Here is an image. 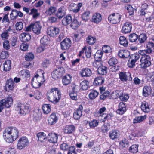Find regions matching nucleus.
I'll return each mask as SVG.
<instances>
[{"instance_id":"1","label":"nucleus","mask_w":154,"mask_h":154,"mask_svg":"<svg viewBox=\"0 0 154 154\" xmlns=\"http://www.w3.org/2000/svg\"><path fill=\"white\" fill-rule=\"evenodd\" d=\"M18 131L16 128L8 127L3 131V137L7 142L12 143L18 138Z\"/></svg>"},{"instance_id":"2","label":"nucleus","mask_w":154,"mask_h":154,"mask_svg":"<svg viewBox=\"0 0 154 154\" xmlns=\"http://www.w3.org/2000/svg\"><path fill=\"white\" fill-rule=\"evenodd\" d=\"M61 97V94L60 90L57 88L51 89L47 94V98L50 102L56 103H57Z\"/></svg>"},{"instance_id":"3","label":"nucleus","mask_w":154,"mask_h":154,"mask_svg":"<svg viewBox=\"0 0 154 154\" xmlns=\"http://www.w3.org/2000/svg\"><path fill=\"white\" fill-rule=\"evenodd\" d=\"M16 110L19 111L20 114H26L29 112L30 109L28 104L19 103L16 107Z\"/></svg>"},{"instance_id":"4","label":"nucleus","mask_w":154,"mask_h":154,"mask_svg":"<svg viewBox=\"0 0 154 154\" xmlns=\"http://www.w3.org/2000/svg\"><path fill=\"white\" fill-rule=\"evenodd\" d=\"M29 143L28 138L26 136L20 137L17 141V148L19 150H21L27 146Z\"/></svg>"},{"instance_id":"5","label":"nucleus","mask_w":154,"mask_h":154,"mask_svg":"<svg viewBox=\"0 0 154 154\" xmlns=\"http://www.w3.org/2000/svg\"><path fill=\"white\" fill-rule=\"evenodd\" d=\"M45 81L41 76L36 75L32 80V85L33 88H37L40 87Z\"/></svg>"},{"instance_id":"6","label":"nucleus","mask_w":154,"mask_h":154,"mask_svg":"<svg viewBox=\"0 0 154 154\" xmlns=\"http://www.w3.org/2000/svg\"><path fill=\"white\" fill-rule=\"evenodd\" d=\"M64 73L63 68L60 67H56L51 73L52 78L54 79L60 78L62 77Z\"/></svg>"},{"instance_id":"7","label":"nucleus","mask_w":154,"mask_h":154,"mask_svg":"<svg viewBox=\"0 0 154 154\" xmlns=\"http://www.w3.org/2000/svg\"><path fill=\"white\" fill-rule=\"evenodd\" d=\"M117 60L115 57H112L108 61V64L112 67L110 68L111 71L116 72L119 69V66L116 64L118 63Z\"/></svg>"},{"instance_id":"8","label":"nucleus","mask_w":154,"mask_h":154,"mask_svg":"<svg viewBox=\"0 0 154 154\" xmlns=\"http://www.w3.org/2000/svg\"><path fill=\"white\" fill-rule=\"evenodd\" d=\"M121 15L118 13L112 14L108 17L109 21L112 24H116L120 21Z\"/></svg>"},{"instance_id":"9","label":"nucleus","mask_w":154,"mask_h":154,"mask_svg":"<svg viewBox=\"0 0 154 154\" xmlns=\"http://www.w3.org/2000/svg\"><path fill=\"white\" fill-rule=\"evenodd\" d=\"M142 68H146L151 64V57L149 55L143 56L140 60Z\"/></svg>"},{"instance_id":"10","label":"nucleus","mask_w":154,"mask_h":154,"mask_svg":"<svg viewBox=\"0 0 154 154\" xmlns=\"http://www.w3.org/2000/svg\"><path fill=\"white\" fill-rule=\"evenodd\" d=\"M119 75L120 79L122 82H126L128 80L129 81H132L131 74L129 72H121L119 74Z\"/></svg>"},{"instance_id":"11","label":"nucleus","mask_w":154,"mask_h":154,"mask_svg":"<svg viewBox=\"0 0 154 154\" xmlns=\"http://www.w3.org/2000/svg\"><path fill=\"white\" fill-rule=\"evenodd\" d=\"M59 31L58 28L51 26L48 28L47 33L50 36L54 37L59 33Z\"/></svg>"},{"instance_id":"12","label":"nucleus","mask_w":154,"mask_h":154,"mask_svg":"<svg viewBox=\"0 0 154 154\" xmlns=\"http://www.w3.org/2000/svg\"><path fill=\"white\" fill-rule=\"evenodd\" d=\"M132 26V23L131 22H126L122 27V32L125 33H130L131 31Z\"/></svg>"},{"instance_id":"13","label":"nucleus","mask_w":154,"mask_h":154,"mask_svg":"<svg viewBox=\"0 0 154 154\" xmlns=\"http://www.w3.org/2000/svg\"><path fill=\"white\" fill-rule=\"evenodd\" d=\"M71 42L69 38H66L60 43L61 48L63 50H66L69 48L71 46Z\"/></svg>"},{"instance_id":"14","label":"nucleus","mask_w":154,"mask_h":154,"mask_svg":"<svg viewBox=\"0 0 154 154\" xmlns=\"http://www.w3.org/2000/svg\"><path fill=\"white\" fill-rule=\"evenodd\" d=\"M42 26L39 22L37 21L32 23V31L36 34L39 35L41 33Z\"/></svg>"},{"instance_id":"15","label":"nucleus","mask_w":154,"mask_h":154,"mask_svg":"<svg viewBox=\"0 0 154 154\" xmlns=\"http://www.w3.org/2000/svg\"><path fill=\"white\" fill-rule=\"evenodd\" d=\"M126 111L125 104L123 102H120L118 105V109L116 110L118 114L122 115Z\"/></svg>"},{"instance_id":"16","label":"nucleus","mask_w":154,"mask_h":154,"mask_svg":"<svg viewBox=\"0 0 154 154\" xmlns=\"http://www.w3.org/2000/svg\"><path fill=\"white\" fill-rule=\"evenodd\" d=\"M14 82L13 79L10 78L8 79L5 83V88L7 91H9L13 89L14 88Z\"/></svg>"},{"instance_id":"17","label":"nucleus","mask_w":154,"mask_h":154,"mask_svg":"<svg viewBox=\"0 0 154 154\" xmlns=\"http://www.w3.org/2000/svg\"><path fill=\"white\" fill-rule=\"evenodd\" d=\"M58 135L55 133H49L47 136L48 141L51 143H56L57 141Z\"/></svg>"},{"instance_id":"18","label":"nucleus","mask_w":154,"mask_h":154,"mask_svg":"<svg viewBox=\"0 0 154 154\" xmlns=\"http://www.w3.org/2000/svg\"><path fill=\"white\" fill-rule=\"evenodd\" d=\"M80 75L82 77L90 76L92 74L91 70L88 68H83L80 72Z\"/></svg>"},{"instance_id":"19","label":"nucleus","mask_w":154,"mask_h":154,"mask_svg":"<svg viewBox=\"0 0 154 154\" xmlns=\"http://www.w3.org/2000/svg\"><path fill=\"white\" fill-rule=\"evenodd\" d=\"M58 119L56 114L54 113H52L48 118V123L50 125H54L57 122Z\"/></svg>"},{"instance_id":"20","label":"nucleus","mask_w":154,"mask_h":154,"mask_svg":"<svg viewBox=\"0 0 154 154\" xmlns=\"http://www.w3.org/2000/svg\"><path fill=\"white\" fill-rule=\"evenodd\" d=\"M12 32H13V30L11 29V27L9 26L7 29L1 34V36L2 40H7L9 36V35L12 34Z\"/></svg>"},{"instance_id":"21","label":"nucleus","mask_w":154,"mask_h":154,"mask_svg":"<svg viewBox=\"0 0 154 154\" xmlns=\"http://www.w3.org/2000/svg\"><path fill=\"white\" fill-rule=\"evenodd\" d=\"M83 107L82 105H80L76 111L73 114V117L75 119H79L82 115Z\"/></svg>"},{"instance_id":"22","label":"nucleus","mask_w":154,"mask_h":154,"mask_svg":"<svg viewBox=\"0 0 154 154\" xmlns=\"http://www.w3.org/2000/svg\"><path fill=\"white\" fill-rule=\"evenodd\" d=\"M66 14V8L63 6L59 8L56 14L57 16L59 19L63 17Z\"/></svg>"},{"instance_id":"23","label":"nucleus","mask_w":154,"mask_h":154,"mask_svg":"<svg viewBox=\"0 0 154 154\" xmlns=\"http://www.w3.org/2000/svg\"><path fill=\"white\" fill-rule=\"evenodd\" d=\"M130 53L127 50H122L118 52L119 56L121 58H127L130 56Z\"/></svg>"},{"instance_id":"24","label":"nucleus","mask_w":154,"mask_h":154,"mask_svg":"<svg viewBox=\"0 0 154 154\" xmlns=\"http://www.w3.org/2000/svg\"><path fill=\"white\" fill-rule=\"evenodd\" d=\"M2 100L5 101L3 103L5 107L7 108H9L12 105L13 100L11 97H7Z\"/></svg>"},{"instance_id":"25","label":"nucleus","mask_w":154,"mask_h":154,"mask_svg":"<svg viewBox=\"0 0 154 154\" xmlns=\"http://www.w3.org/2000/svg\"><path fill=\"white\" fill-rule=\"evenodd\" d=\"M102 20V17L100 14L96 13L94 14L92 17V21L93 22L98 23L100 22Z\"/></svg>"},{"instance_id":"26","label":"nucleus","mask_w":154,"mask_h":154,"mask_svg":"<svg viewBox=\"0 0 154 154\" xmlns=\"http://www.w3.org/2000/svg\"><path fill=\"white\" fill-rule=\"evenodd\" d=\"M141 108L142 111L144 112H148L150 111L148 103L146 101H143L142 103Z\"/></svg>"},{"instance_id":"27","label":"nucleus","mask_w":154,"mask_h":154,"mask_svg":"<svg viewBox=\"0 0 154 154\" xmlns=\"http://www.w3.org/2000/svg\"><path fill=\"white\" fill-rule=\"evenodd\" d=\"M75 128L73 125H67L64 128L63 131L66 134H71L74 131Z\"/></svg>"},{"instance_id":"28","label":"nucleus","mask_w":154,"mask_h":154,"mask_svg":"<svg viewBox=\"0 0 154 154\" xmlns=\"http://www.w3.org/2000/svg\"><path fill=\"white\" fill-rule=\"evenodd\" d=\"M11 61L10 60H6L3 64V70L6 72L9 71L11 69Z\"/></svg>"},{"instance_id":"29","label":"nucleus","mask_w":154,"mask_h":154,"mask_svg":"<svg viewBox=\"0 0 154 154\" xmlns=\"http://www.w3.org/2000/svg\"><path fill=\"white\" fill-rule=\"evenodd\" d=\"M104 82V78L101 76H99L96 78L94 79V85H100L103 84Z\"/></svg>"},{"instance_id":"30","label":"nucleus","mask_w":154,"mask_h":154,"mask_svg":"<svg viewBox=\"0 0 154 154\" xmlns=\"http://www.w3.org/2000/svg\"><path fill=\"white\" fill-rule=\"evenodd\" d=\"M72 77L70 75H68L63 78L62 82L63 84L65 85L69 84L71 82Z\"/></svg>"},{"instance_id":"31","label":"nucleus","mask_w":154,"mask_h":154,"mask_svg":"<svg viewBox=\"0 0 154 154\" xmlns=\"http://www.w3.org/2000/svg\"><path fill=\"white\" fill-rule=\"evenodd\" d=\"M143 95L145 97L148 96L151 93V89L149 86H145L143 89Z\"/></svg>"},{"instance_id":"32","label":"nucleus","mask_w":154,"mask_h":154,"mask_svg":"<svg viewBox=\"0 0 154 154\" xmlns=\"http://www.w3.org/2000/svg\"><path fill=\"white\" fill-rule=\"evenodd\" d=\"M98 73L101 75H105L107 73V68L103 66H101L98 69Z\"/></svg>"},{"instance_id":"33","label":"nucleus","mask_w":154,"mask_h":154,"mask_svg":"<svg viewBox=\"0 0 154 154\" xmlns=\"http://www.w3.org/2000/svg\"><path fill=\"white\" fill-rule=\"evenodd\" d=\"M20 38L23 41L27 42L31 39V36L29 34L24 32L21 34Z\"/></svg>"},{"instance_id":"34","label":"nucleus","mask_w":154,"mask_h":154,"mask_svg":"<svg viewBox=\"0 0 154 154\" xmlns=\"http://www.w3.org/2000/svg\"><path fill=\"white\" fill-rule=\"evenodd\" d=\"M72 21V18L71 16H66L62 20L63 24L65 26L69 24Z\"/></svg>"},{"instance_id":"35","label":"nucleus","mask_w":154,"mask_h":154,"mask_svg":"<svg viewBox=\"0 0 154 154\" xmlns=\"http://www.w3.org/2000/svg\"><path fill=\"white\" fill-rule=\"evenodd\" d=\"M36 135L38 138V140L41 142H43L47 138L46 134L42 132L38 133Z\"/></svg>"},{"instance_id":"36","label":"nucleus","mask_w":154,"mask_h":154,"mask_svg":"<svg viewBox=\"0 0 154 154\" xmlns=\"http://www.w3.org/2000/svg\"><path fill=\"white\" fill-rule=\"evenodd\" d=\"M43 113L44 114H48L49 113L51 110V106L49 104H44L42 107Z\"/></svg>"},{"instance_id":"37","label":"nucleus","mask_w":154,"mask_h":154,"mask_svg":"<svg viewBox=\"0 0 154 154\" xmlns=\"http://www.w3.org/2000/svg\"><path fill=\"white\" fill-rule=\"evenodd\" d=\"M89 82L88 81L84 80L82 81L80 83V86L83 90H87L88 87Z\"/></svg>"},{"instance_id":"38","label":"nucleus","mask_w":154,"mask_h":154,"mask_svg":"<svg viewBox=\"0 0 154 154\" xmlns=\"http://www.w3.org/2000/svg\"><path fill=\"white\" fill-rule=\"evenodd\" d=\"M98 92L96 90H92L91 91L88 96L89 98L91 100L95 99L98 95Z\"/></svg>"},{"instance_id":"39","label":"nucleus","mask_w":154,"mask_h":154,"mask_svg":"<svg viewBox=\"0 0 154 154\" xmlns=\"http://www.w3.org/2000/svg\"><path fill=\"white\" fill-rule=\"evenodd\" d=\"M118 133L116 130H112L109 133V137L112 140H115L118 137Z\"/></svg>"},{"instance_id":"40","label":"nucleus","mask_w":154,"mask_h":154,"mask_svg":"<svg viewBox=\"0 0 154 154\" xmlns=\"http://www.w3.org/2000/svg\"><path fill=\"white\" fill-rule=\"evenodd\" d=\"M146 115L136 117L134 119L133 122L134 123H140L146 119Z\"/></svg>"},{"instance_id":"41","label":"nucleus","mask_w":154,"mask_h":154,"mask_svg":"<svg viewBox=\"0 0 154 154\" xmlns=\"http://www.w3.org/2000/svg\"><path fill=\"white\" fill-rule=\"evenodd\" d=\"M56 10V8L53 6L50 7L45 12L46 14L48 15H51L55 13Z\"/></svg>"},{"instance_id":"42","label":"nucleus","mask_w":154,"mask_h":154,"mask_svg":"<svg viewBox=\"0 0 154 154\" xmlns=\"http://www.w3.org/2000/svg\"><path fill=\"white\" fill-rule=\"evenodd\" d=\"M120 43L121 45L126 47L127 46L128 42L126 38L123 36H121L119 38Z\"/></svg>"},{"instance_id":"43","label":"nucleus","mask_w":154,"mask_h":154,"mask_svg":"<svg viewBox=\"0 0 154 154\" xmlns=\"http://www.w3.org/2000/svg\"><path fill=\"white\" fill-rule=\"evenodd\" d=\"M79 23L77 20L75 19H74L72 21V23L70 25V26L73 29H75L78 28Z\"/></svg>"},{"instance_id":"44","label":"nucleus","mask_w":154,"mask_h":154,"mask_svg":"<svg viewBox=\"0 0 154 154\" xmlns=\"http://www.w3.org/2000/svg\"><path fill=\"white\" fill-rule=\"evenodd\" d=\"M138 38V35L135 33L130 34L129 35V41L132 42H135Z\"/></svg>"},{"instance_id":"45","label":"nucleus","mask_w":154,"mask_h":154,"mask_svg":"<svg viewBox=\"0 0 154 154\" xmlns=\"http://www.w3.org/2000/svg\"><path fill=\"white\" fill-rule=\"evenodd\" d=\"M96 40L95 38L92 36H88L86 38V42L87 43L90 45L94 44Z\"/></svg>"},{"instance_id":"46","label":"nucleus","mask_w":154,"mask_h":154,"mask_svg":"<svg viewBox=\"0 0 154 154\" xmlns=\"http://www.w3.org/2000/svg\"><path fill=\"white\" fill-rule=\"evenodd\" d=\"M147 36L146 34L143 33L141 34L139 36L138 41L140 43H143L147 39Z\"/></svg>"},{"instance_id":"47","label":"nucleus","mask_w":154,"mask_h":154,"mask_svg":"<svg viewBox=\"0 0 154 154\" xmlns=\"http://www.w3.org/2000/svg\"><path fill=\"white\" fill-rule=\"evenodd\" d=\"M30 15H32L34 18H36L39 15V14L37 10L35 9H32L31 10Z\"/></svg>"},{"instance_id":"48","label":"nucleus","mask_w":154,"mask_h":154,"mask_svg":"<svg viewBox=\"0 0 154 154\" xmlns=\"http://www.w3.org/2000/svg\"><path fill=\"white\" fill-rule=\"evenodd\" d=\"M138 146L137 145H133L129 148V152L135 153L138 151Z\"/></svg>"},{"instance_id":"49","label":"nucleus","mask_w":154,"mask_h":154,"mask_svg":"<svg viewBox=\"0 0 154 154\" xmlns=\"http://www.w3.org/2000/svg\"><path fill=\"white\" fill-rule=\"evenodd\" d=\"M49 40V38L47 36L45 35L40 40V43L45 46L48 44Z\"/></svg>"},{"instance_id":"50","label":"nucleus","mask_w":154,"mask_h":154,"mask_svg":"<svg viewBox=\"0 0 154 154\" xmlns=\"http://www.w3.org/2000/svg\"><path fill=\"white\" fill-rule=\"evenodd\" d=\"M103 54V52L102 51H97L94 55L95 58L96 59L101 60Z\"/></svg>"},{"instance_id":"51","label":"nucleus","mask_w":154,"mask_h":154,"mask_svg":"<svg viewBox=\"0 0 154 154\" xmlns=\"http://www.w3.org/2000/svg\"><path fill=\"white\" fill-rule=\"evenodd\" d=\"M18 11L14 9L12 10L10 14V17L12 20L15 19L18 16Z\"/></svg>"},{"instance_id":"52","label":"nucleus","mask_w":154,"mask_h":154,"mask_svg":"<svg viewBox=\"0 0 154 154\" xmlns=\"http://www.w3.org/2000/svg\"><path fill=\"white\" fill-rule=\"evenodd\" d=\"M151 53V51L150 49H146V50H140L139 51V53L143 56L148 55L147 54Z\"/></svg>"},{"instance_id":"53","label":"nucleus","mask_w":154,"mask_h":154,"mask_svg":"<svg viewBox=\"0 0 154 154\" xmlns=\"http://www.w3.org/2000/svg\"><path fill=\"white\" fill-rule=\"evenodd\" d=\"M102 50L106 53H110L112 51L111 48L108 45H104L102 47Z\"/></svg>"},{"instance_id":"54","label":"nucleus","mask_w":154,"mask_h":154,"mask_svg":"<svg viewBox=\"0 0 154 154\" xmlns=\"http://www.w3.org/2000/svg\"><path fill=\"white\" fill-rule=\"evenodd\" d=\"M98 123L97 120H93L89 122L88 124L90 128H94L98 125Z\"/></svg>"},{"instance_id":"55","label":"nucleus","mask_w":154,"mask_h":154,"mask_svg":"<svg viewBox=\"0 0 154 154\" xmlns=\"http://www.w3.org/2000/svg\"><path fill=\"white\" fill-rule=\"evenodd\" d=\"M110 126L108 124L103 125L101 127V131L103 133H106L110 129Z\"/></svg>"},{"instance_id":"56","label":"nucleus","mask_w":154,"mask_h":154,"mask_svg":"<svg viewBox=\"0 0 154 154\" xmlns=\"http://www.w3.org/2000/svg\"><path fill=\"white\" fill-rule=\"evenodd\" d=\"M93 66L96 68L100 67L102 66V63L100 60L97 59V60H95L93 63Z\"/></svg>"},{"instance_id":"57","label":"nucleus","mask_w":154,"mask_h":154,"mask_svg":"<svg viewBox=\"0 0 154 154\" xmlns=\"http://www.w3.org/2000/svg\"><path fill=\"white\" fill-rule=\"evenodd\" d=\"M34 58L33 54L31 53H28L25 56V58L27 61H31Z\"/></svg>"},{"instance_id":"58","label":"nucleus","mask_w":154,"mask_h":154,"mask_svg":"<svg viewBox=\"0 0 154 154\" xmlns=\"http://www.w3.org/2000/svg\"><path fill=\"white\" fill-rule=\"evenodd\" d=\"M147 49H150L151 51V53L154 51V43L150 42H148L146 44Z\"/></svg>"},{"instance_id":"59","label":"nucleus","mask_w":154,"mask_h":154,"mask_svg":"<svg viewBox=\"0 0 154 154\" xmlns=\"http://www.w3.org/2000/svg\"><path fill=\"white\" fill-rule=\"evenodd\" d=\"M139 54L138 53H134L132 54L130 58L136 62L140 58Z\"/></svg>"},{"instance_id":"60","label":"nucleus","mask_w":154,"mask_h":154,"mask_svg":"<svg viewBox=\"0 0 154 154\" xmlns=\"http://www.w3.org/2000/svg\"><path fill=\"white\" fill-rule=\"evenodd\" d=\"M16 29L20 31L22 29L23 27V24L22 22H17L15 25Z\"/></svg>"},{"instance_id":"61","label":"nucleus","mask_w":154,"mask_h":154,"mask_svg":"<svg viewBox=\"0 0 154 154\" xmlns=\"http://www.w3.org/2000/svg\"><path fill=\"white\" fill-rule=\"evenodd\" d=\"M3 47L4 49L8 50L10 48L9 42L8 40H5L3 42Z\"/></svg>"},{"instance_id":"62","label":"nucleus","mask_w":154,"mask_h":154,"mask_svg":"<svg viewBox=\"0 0 154 154\" xmlns=\"http://www.w3.org/2000/svg\"><path fill=\"white\" fill-rule=\"evenodd\" d=\"M90 12L89 11H86L84 12L82 15V19L85 21H86L88 17Z\"/></svg>"},{"instance_id":"63","label":"nucleus","mask_w":154,"mask_h":154,"mask_svg":"<svg viewBox=\"0 0 154 154\" xmlns=\"http://www.w3.org/2000/svg\"><path fill=\"white\" fill-rule=\"evenodd\" d=\"M85 55L87 58H90L91 56V49L90 47L87 48L85 52Z\"/></svg>"},{"instance_id":"64","label":"nucleus","mask_w":154,"mask_h":154,"mask_svg":"<svg viewBox=\"0 0 154 154\" xmlns=\"http://www.w3.org/2000/svg\"><path fill=\"white\" fill-rule=\"evenodd\" d=\"M100 147L99 146L94 147L92 151L93 154H100Z\"/></svg>"}]
</instances>
